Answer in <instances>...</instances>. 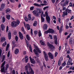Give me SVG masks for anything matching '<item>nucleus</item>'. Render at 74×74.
Instances as JSON below:
<instances>
[{
  "instance_id": "f257e3e1",
  "label": "nucleus",
  "mask_w": 74,
  "mask_h": 74,
  "mask_svg": "<svg viewBox=\"0 0 74 74\" xmlns=\"http://www.w3.org/2000/svg\"><path fill=\"white\" fill-rule=\"evenodd\" d=\"M12 20H14V21L12 22L11 23V26L12 27L15 28L18 25H19L20 22L19 20H17L16 21H15L14 18L13 17H12Z\"/></svg>"
},
{
  "instance_id": "f03ea898",
  "label": "nucleus",
  "mask_w": 74,
  "mask_h": 74,
  "mask_svg": "<svg viewBox=\"0 0 74 74\" xmlns=\"http://www.w3.org/2000/svg\"><path fill=\"white\" fill-rule=\"evenodd\" d=\"M34 47L35 48H36V49H34L33 51L36 55V56L38 58L39 56V55L38 53V52H39V53H41V51L40 50L39 48H38V47L37 46H36V45H35V44H34Z\"/></svg>"
},
{
  "instance_id": "7ed1b4c3",
  "label": "nucleus",
  "mask_w": 74,
  "mask_h": 74,
  "mask_svg": "<svg viewBox=\"0 0 74 74\" xmlns=\"http://www.w3.org/2000/svg\"><path fill=\"white\" fill-rule=\"evenodd\" d=\"M42 12L40 8H37V10H34L32 12V13L35 15L36 17H39V13H41Z\"/></svg>"
},
{
  "instance_id": "20e7f679",
  "label": "nucleus",
  "mask_w": 74,
  "mask_h": 74,
  "mask_svg": "<svg viewBox=\"0 0 74 74\" xmlns=\"http://www.w3.org/2000/svg\"><path fill=\"white\" fill-rule=\"evenodd\" d=\"M5 61H4L2 63L1 67V71L2 73L5 72V67H4V66L5 65Z\"/></svg>"
},
{
  "instance_id": "39448f33",
  "label": "nucleus",
  "mask_w": 74,
  "mask_h": 74,
  "mask_svg": "<svg viewBox=\"0 0 74 74\" xmlns=\"http://www.w3.org/2000/svg\"><path fill=\"white\" fill-rule=\"evenodd\" d=\"M45 14H46V18L47 20V21L49 24H50V18L49 17V16L47 12H45Z\"/></svg>"
},
{
  "instance_id": "423d86ee",
  "label": "nucleus",
  "mask_w": 74,
  "mask_h": 74,
  "mask_svg": "<svg viewBox=\"0 0 74 74\" xmlns=\"http://www.w3.org/2000/svg\"><path fill=\"white\" fill-rule=\"evenodd\" d=\"M47 45L48 46L50 49H55V46H53L52 44L50 43L49 42H47Z\"/></svg>"
},
{
  "instance_id": "0eeeda50",
  "label": "nucleus",
  "mask_w": 74,
  "mask_h": 74,
  "mask_svg": "<svg viewBox=\"0 0 74 74\" xmlns=\"http://www.w3.org/2000/svg\"><path fill=\"white\" fill-rule=\"evenodd\" d=\"M33 4L35 5V6L40 7H42V6H43V5H45V4H43V3H40V4H38V3H34Z\"/></svg>"
},
{
  "instance_id": "6e6552de",
  "label": "nucleus",
  "mask_w": 74,
  "mask_h": 74,
  "mask_svg": "<svg viewBox=\"0 0 74 74\" xmlns=\"http://www.w3.org/2000/svg\"><path fill=\"white\" fill-rule=\"evenodd\" d=\"M44 55V57L46 61H48V56L47 53L45 52V51H43Z\"/></svg>"
},
{
  "instance_id": "1a4fd4ad",
  "label": "nucleus",
  "mask_w": 74,
  "mask_h": 74,
  "mask_svg": "<svg viewBox=\"0 0 74 74\" xmlns=\"http://www.w3.org/2000/svg\"><path fill=\"white\" fill-rule=\"evenodd\" d=\"M54 39L55 44L56 45H58V39L57 38V36L56 35H54Z\"/></svg>"
},
{
  "instance_id": "9d476101",
  "label": "nucleus",
  "mask_w": 74,
  "mask_h": 74,
  "mask_svg": "<svg viewBox=\"0 0 74 74\" xmlns=\"http://www.w3.org/2000/svg\"><path fill=\"white\" fill-rule=\"evenodd\" d=\"M5 7V3H2L1 5V6L0 8V10L3 11V9Z\"/></svg>"
},
{
  "instance_id": "9b49d317",
  "label": "nucleus",
  "mask_w": 74,
  "mask_h": 74,
  "mask_svg": "<svg viewBox=\"0 0 74 74\" xmlns=\"http://www.w3.org/2000/svg\"><path fill=\"white\" fill-rule=\"evenodd\" d=\"M19 37L22 40L24 38L23 36V34L20 31H19Z\"/></svg>"
},
{
  "instance_id": "f8f14e48",
  "label": "nucleus",
  "mask_w": 74,
  "mask_h": 74,
  "mask_svg": "<svg viewBox=\"0 0 74 74\" xmlns=\"http://www.w3.org/2000/svg\"><path fill=\"white\" fill-rule=\"evenodd\" d=\"M29 58L32 63L33 64H35L36 63V62L34 61V59H32L31 56H29Z\"/></svg>"
},
{
  "instance_id": "ddd939ff",
  "label": "nucleus",
  "mask_w": 74,
  "mask_h": 74,
  "mask_svg": "<svg viewBox=\"0 0 74 74\" xmlns=\"http://www.w3.org/2000/svg\"><path fill=\"white\" fill-rule=\"evenodd\" d=\"M69 3V1H67V0H66L65 2L63 4L62 3L61 4V5L62 7H64V6H66V5H67Z\"/></svg>"
},
{
  "instance_id": "4468645a",
  "label": "nucleus",
  "mask_w": 74,
  "mask_h": 74,
  "mask_svg": "<svg viewBox=\"0 0 74 74\" xmlns=\"http://www.w3.org/2000/svg\"><path fill=\"white\" fill-rule=\"evenodd\" d=\"M48 55H49V57L50 58H51V59H54L53 56L51 52L48 53Z\"/></svg>"
},
{
  "instance_id": "2eb2a0df",
  "label": "nucleus",
  "mask_w": 74,
  "mask_h": 74,
  "mask_svg": "<svg viewBox=\"0 0 74 74\" xmlns=\"http://www.w3.org/2000/svg\"><path fill=\"white\" fill-rule=\"evenodd\" d=\"M28 65L27 64V65H26V66H25V70L26 73L27 74H28L29 73V71L28 70Z\"/></svg>"
},
{
  "instance_id": "dca6fc26",
  "label": "nucleus",
  "mask_w": 74,
  "mask_h": 74,
  "mask_svg": "<svg viewBox=\"0 0 74 74\" xmlns=\"http://www.w3.org/2000/svg\"><path fill=\"white\" fill-rule=\"evenodd\" d=\"M49 33H51V34H54V31L53 29L51 28L49 29Z\"/></svg>"
},
{
  "instance_id": "f3484780",
  "label": "nucleus",
  "mask_w": 74,
  "mask_h": 74,
  "mask_svg": "<svg viewBox=\"0 0 74 74\" xmlns=\"http://www.w3.org/2000/svg\"><path fill=\"white\" fill-rule=\"evenodd\" d=\"M68 13L67 12H65V11H64L63 12V14L62 15V17H64V16H67L68 15Z\"/></svg>"
},
{
  "instance_id": "a211bd4d",
  "label": "nucleus",
  "mask_w": 74,
  "mask_h": 74,
  "mask_svg": "<svg viewBox=\"0 0 74 74\" xmlns=\"http://www.w3.org/2000/svg\"><path fill=\"white\" fill-rule=\"evenodd\" d=\"M1 28L2 31H4L5 29V25L3 24H2L1 25Z\"/></svg>"
},
{
  "instance_id": "6ab92c4d",
  "label": "nucleus",
  "mask_w": 74,
  "mask_h": 74,
  "mask_svg": "<svg viewBox=\"0 0 74 74\" xmlns=\"http://www.w3.org/2000/svg\"><path fill=\"white\" fill-rule=\"evenodd\" d=\"M9 32L8 33V39L10 40L11 39V32H10V31H8Z\"/></svg>"
},
{
  "instance_id": "aec40b11",
  "label": "nucleus",
  "mask_w": 74,
  "mask_h": 74,
  "mask_svg": "<svg viewBox=\"0 0 74 74\" xmlns=\"http://www.w3.org/2000/svg\"><path fill=\"white\" fill-rule=\"evenodd\" d=\"M43 28L44 30L47 29L48 28L47 25L46 24H45L43 26Z\"/></svg>"
},
{
  "instance_id": "412c9836",
  "label": "nucleus",
  "mask_w": 74,
  "mask_h": 74,
  "mask_svg": "<svg viewBox=\"0 0 74 74\" xmlns=\"http://www.w3.org/2000/svg\"><path fill=\"white\" fill-rule=\"evenodd\" d=\"M5 40H6V38L5 37L3 36L1 38V42H2Z\"/></svg>"
},
{
  "instance_id": "4be33fe9",
  "label": "nucleus",
  "mask_w": 74,
  "mask_h": 74,
  "mask_svg": "<svg viewBox=\"0 0 74 74\" xmlns=\"http://www.w3.org/2000/svg\"><path fill=\"white\" fill-rule=\"evenodd\" d=\"M72 62V59H71H71L69 60H69L68 61L67 63V65H70V64H71V62Z\"/></svg>"
},
{
  "instance_id": "5701e85b",
  "label": "nucleus",
  "mask_w": 74,
  "mask_h": 74,
  "mask_svg": "<svg viewBox=\"0 0 74 74\" xmlns=\"http://www.w3.org/2000/svg\"><path fill=\"white\" fill-rule=\"evenodd\" d=\"M30 70H31L30 71V73L31 74H34V71H33L32 67L30 66Z\"/></svg>"
},
{
  "instance_id": "b1692460",
  "label": "nucleus",
  "mask_w": 74,
  "mask_h": 74,
  "mask_svg": "<svg viewBox=\"0 0 74 74\" xmlns=\"http://www.w3.org/2000/svg\"><path fill=\"white\" fill-rule=\"evenodd\" d=\"M9 12H11V10L10 8H7L5 10V13L6 14H8Z\"/></svg>"
},
{
  "instance_id": "393cba45",
  "label": "nucleus",
  "mask_w": 74,
  "mask_h": 74,
  "mask_svg": "<svg viewBox=\"0 0 74 74\" xmlns=\"http://www.w3.org/2000/svg\"><path fill=\"white\" fill-rule=\"evenodd\" d=\"M19 52V50L18 49H16V50L14 51V53L15 54H17Z\"/></svg>"
},
{
  "instance_id": "a878e982",
  "label": "nucleus",
  "mask_w": 74,
  "mask_h": 74,
  "mask_svg": "<svg viewBox=\"0 0 74 74\" xmlns=\"http://www.w3.org/2000/svg\"><path fill=\"white\" fill-rule=\"evenodd\" d=\"M66 11L68 12V14H69L70 12L71 13V10H69V9H68V8H66Z\"/></svg>"
},
{
  "instance_id": "bb28decb",
  "label": "nucleus",
  "mask_w": 74,
  "mask_h": 74,
  "mask_svg": "<svg viewBox=\"0 0 74 74\" xmlns=\"http://www.w3.org/2000/svg\"><path fill=\"white\" fill-rule=\"evenodd\" d=\"M27 29L28 30H30V25L28 24H27Z\"/></svg>"
},
{
  "instance_id": "cd10ccee",
  "label": "nucleus",
  "mask_w": 74,
  "mask_h": 74,
  "mask_svg": "<svg viewBox=\"0 0 74 74\" xmlns=\"http://www.w3.org/2000/svg\"><path fill=\"white\" fill-rule=\"evenodd\" d=\"M69 42L71 44H73V38H71L70 39Z\"/></svg>"
},
{
  "instance_id": "c85d7f7f",
  "label": "nucleus",
  "mask_w": 74,
  "mask_h": 74,
  "mask_svg": "<svg viewBox=\"0 0 74 74\" xmlns=\"http://www.w3.org/2000/svg\"><path fill=\"white\" fill-rule=\"evenodd\" d=\"M28 19L29 20H30V21L32 19V17H31V15L30 14H28Z\"/></svg>"
},
{
  "instance_id": "c756f323",
  "label": "nucleus",
  "mask_w": 74,
  "mask_h": 74,
  "mask_svg": "<svg viewBox=\"0 0 74 74\" xmlns=\"http://www.w3.org/2000/svg\"><path fill=\"white\" fill-rule=\"evenodd\" d=\"M9 64H7L6 66V67H5V70H7L8 69V68H9Z\"/></svg>"
},
{
  "instance_id": "7c9ffc66",
  "label": "nucleus",
  "mask_w": 74,
  "mask_h": 74,
  "mask_svg": "<svg viewBox=\"0 0 74 74\" xmlns=\"http://www.w3.org/2000/svg\"><path fill=\"white\" fill-rule=\"evenodd\" d=\"M37 21H34V24H33V25L34 26H35V27L36 26V25H37Z\"/></svg>"
},
{
  "instance_id": "2f4dec72",
  "label": "nucleus",
  "mask_w": 74,
  "mask_h": 74,
  "mask_svg": "<svg viewBox=\"0 0 74 74\" xmlns=\"http://www.w3.org/2000/svg\"><path fill=\"white\" fill-rule=\"evenodd\" d=\"M5 42L2 44V47H5V45H6L7 44L6 41H5Z\"/></svg>"
},
{
  "instance_id": "473e14b6",
  "label": "nucleus",
  "mask_w": 74,
  "mask_h": 74,
  "mask_svg": "<svg viewBox=\"0 0 74 74\" xmlns=\"http://www.w3.org/2000/svg\"><path fill=\"white\" fill-rule=\"evenodd\" d=\"M10 16H10V14H8V15H7L6 16V17L8 20H9L10 19Z\"/></svg>"
},
{
  "instance_id": "72a5a7b5",
  "label": "nucleus",
  "mask_w": 74,
  "mask_h": 74,
  "mask_svg": "<svg viewBox=\"0 0 74 74\" xmlns=\"http://www.w3.org/2000/svg\"><path fill=\"white\" fill-rule=\"evenodd\" d=\"M26 37L27 39L28 40H30V38L28 34L26 36Z\"/></svg>"
},
{
  "instance_id": "f704fd0d",
  "label": "nucleus",
  "mask_w": 74,
  "mask_h": 74,
  "mask_svg": "<svg viewBox=\"0 0 74 74\" xmlns=\"http://www.w3.org/2000/svg\"><path fill=\"white\" fill-rule=\"evenodd\" d=\"M5 58V55H3L2 57V60H1L2 62H4Z\"/></svg>"
},
{
  "instance_id": "c9c22d12",
  "label": "nucleus",
  "mask_w": 74,
  "mask_h": 74,
  "mask_svg": "<svg viewBox=\"0 0 74 74\" xmlns=\"http://www.w3.org/2000/svg\"><path fill=\"white\" fill-rule=\"evenodd\" d=\"M21 30L22 32H23L24 34H25L26 33L25 32V30H24V29L23 27H22V28H21Z\"/></svg>"
},
{
  "instance_id": "e433bc0d",
  "label": "nucleus",
  "mask_w": 74,
  "mask_h": 74,
  "mask_svg": "<svg viewBox=\"0 0 74 74\" xmlns=\"http://www.w3.org/2000/svg\"><path fill=\"white\" fill-rule=\"evenodd\" d=\"M61 62L60 61V59H59L58 60V65L59 66H60L61 64Z\"/></svg>"
},
{
  "instance_id": "4c0bfd02",
  "label": "nucleus",
  "mask_w": 74,
  "mask_h": 74,
  "mask_svg": "<svg viewBox=\"0 0 74 74\" xmlns=\"http://www.w3.org/2000/svg\"><path fill=\"white\" fill-rule=\"evenodd\" d=\"M34 8V6H32L30 8V10L33 11Z\"/></svg>"
},
{
  "instance_id": "58836bf2",
  "label": "nucleus",
  "mask_w": 74,
  "mask_h": 74,
  "mask_svg": "<svg viewBox=\"0 0 74 74\" xmlns=\"http://www.w3.org/2000/svg\"><path fill=\"white\" fill-rule=\"evenodd\" d=\"M2 22L3 23H4L5 21V17H2Z\"/></svg>"
},
{
  "instance_id": "ea45409f",
  "label": "nucleus",
  "mask_w": 74,
  "mask_h": 74,
  "mask_svg": "<svg viewBox=\"0 0 74 74\" xmlns=\"http://www.w3.org/2000/svg\"><path fill=\"white\" fill-rule=\"evenodd\" d=\"M41 45H43V46H45V42L44 41H42V42L41 43Z\"/></svg>"
},
{
  "instance_id": "a19ab883",
  "label": "nucleus",
  "mask_w": 74,
  "mask_h": 74,
  "mask_svg": "<svg viewBox=\"0 0 74 74\" xmlns=\"http://www.w3.org/2000/svg\"><path fill=\"white\" fill-rule=\"evenodd\" d=\"M27 64L28 68V67L29 68V70H30V67H31L30 64V63H28Z\"/></svg>"
},
{
  "instance_id": "79ce46f5",
  "label": "nucleus",
  "mask_w": 74,
  "mask_h": 74,
  "mask_svg": "<svg viewBox=\"0 0 74 74\" xmlns=\"http://www.w3.org/2000/svg\"><path fill=\"white\" fill-rule=\"evenodd\" d=\"M66 61H64V62L62 64V66L63 67H64V66H65L66 64Z\"/></svg>"
},
{
  "instance_id": "37998d69",
  "label": "nucleus",
  "mask_w": 74,
  "mask_h": 74,
  "mask_svg": "<svg viewBox=\"0 0 74 74\" xmlns=\"http://www.w3.org/2000/svg\"><path fill=\"white\" fill-rule=\"evenodd\" d=\"M25 20L26 22L28 21L29 20L27 17H25Z\"/></svg>"
},
{
  "instance_id": "c03bdc74",
  "label": "nucleus",
  "mask_w": 74,
  "mask_h": 74,
  "mask_svg": "<svg viewBox=\"0 0 74 74\" xmlns=\"http://www.w3.org/2000/svg\"><path fill=\"white\" fill-rule=\"evenodd\" d=\"M45 19L42 17V20H41V22L42 23L43 22H45Z\"/></svg>"
},
{
  "instance_id": "a18cd8bd",
  "label": "nucleus",
  "mask_w": 74,
  "mask_h": 74,
  "mask_svg": "<svg viewBox=\"0 0 74 74\" xmlns=\"http://www.w3.org/2000/svg\"><path fill=\"white\" fill-rule=\"evenodd\" d=\"M38 35H39V37L41 36L42 35V34H41V32L40 31L38 32Z\"/></svg>"
},
{
  "instance_id": "49530a36",
  "label": "nucleus",
  "mask_w": 74,
  "mask_h": 74,
  "mask_svg": "<svg viewBox=\"0 0 74 74\" xmlns=\"http://www.w3.org/2000/svg\"><path fill=\"white\" fill-rule=\"evenodd\" d=\"M70 69L71 70H74V67L73 66L71 67H70ZM73 72H74V71H73Z\"/></svg>"
},
{
  "instance_id": "de8ad7c7",
  "label": "nucleus",
  "mask_w": 74,
  "mask_h": 74,
  "mask_svg": "<svg viewBox=\"0 0 74 74\" xmlns=\"http://www.w3.org/2000/svg\"><path fill=\"white\" fill-rule=\"evenodd\" d=\"M48 33H49V29L47 31H45L44 32V34H47Z\"/></svg>"
},
{
  "instance_id": "09e8293b",
  "label": "nucleus",
  "mask_w": 74,
  "mask_h": 74,
  "mask_svg": "<svg viewBox=\"0 0 74 74\" xmlns=\"http://www.w3.org/2000/svg\"><path fill=\"white\" fill-rule=\"evenodd\" d=\"M2 53V50L1 49H0V59L1 58Z\"/></svg>"
},
{
  "instance_id": "8fccbe9b",
  "label": "nucleus",
  "mask_w": 74,
  "mask_h": 74,
  "mask_svg": "<svg viewBox=\"0 0 74 74\" xmlns=\"http://www.w3.org/2000/svg\"><path fill=\"white\" fill-rule=\"evenodd\" d=\"M29 58H27L26 59H25V62L26 63H27L28 62Z\"/></svg>"
},
{
  "instance_id": "3c124183",
  "label": "nucleus",
  "mask_w": 74,
  "mask_h": 74,
  "mask_svg": "<svg viewBox=\"0 0 74 74\" xmlns=\"http://www.w3.org/2000/svg\"><path fill=\"white\" fill-rule=\"evenodd\" d=\"M38 32L37 31H34V33L35 35H37L38 34Z\"/></svg>"
},
{
  "instance_id": "603ef678",
  "label": "nucleus",
  "mask_w": 74,
  "mask_h": 74,
  "mask_svg": "<svg viewBox=\"0 0 74 74\" xmlns=\"http://www.w3.org/2000/svg\"><path fill=\"white\" fill-rule=\"evenodd\" d=\"M15 39L16 41H18V37L17 36H16Z\"/></svg>"
},
{
  "instance_id": "864d4df0",
  "label": "nucleus",
  "mask_w": 74,
  "mask_h": 74,
  "mask_svg": "<svg viewBox=\"0 0 74 74\" xmlns=\"http://www.w3.org/2000/svg\"><path fill=\"white\" fill-rule=\"evenodd\" d=\"M66 53L67 54H70L71 53V52L70 51L68 50V51H66Z\"/></svg>"
},
{
  "instance_id": "5fc2aeb1",
  "label": "nucleus",
  "mask_w": 74,
  "mask_h": 74,
  "mask_svg": "<svg viewBox=\"0 0 74 74\" xmlns=\"http://www.w3.org/2000/svg\"><path fill=\"white\" fill-rule=\"evenodd\" d=\"M31 34L32 35H33V29L32 28H31Z\"/></svg>"
},
{
  "instance_id": "6e6d98bb",
  "label": "nucleus",
  "mask_w": 74,
  "mask_h": 74,
  "mask_svg": "<svg viewBox=\"0 0 74 74\" xmlns=\"http://www.w3.org/2000/svg\"><path fill=\"white\" fill-rule=\"evenodd\" d=\"M48 7H49L48 6H46V7H44L43 8V10H45L46 9H47V8H48Z\"/></svg>"
},
{
  "instance_id": "4d7b16f0",
  "label": "nucleus",
  "mask_w": 74,
  "mask_h": 74,
  "mask_svg": "<svg viewBox=\"0 0 74 74\" xmlns=\"http://www.w3.org/2000/svg\"><path fill=\"white\" fill-rule=\"evenodd\" d=\"M69 6L70 7H73L72 3H71V2L70 3Z\"/></svg>"
},
{
  "instance_id": "13d9d810",
  "label": "nucleus",
  "mask_w": 74,
  "mask_h": 74,
  "mask_svg": "<svg viewBox=\"0 0 74 74\" xmlns=\"http://www.w3.org/2000/svg\"><path fill=\"white\" fill-rule=\"evenodd\" d=\"M66 58H69V60H70V59H71V58L70 57V56L69 54L67 55L66 56Z\"/></svg>"
},
{
  "instance_id": "bf43d9fd",
  "label": "nucleus",
  "mask_w": 74,
  "mask_h": 74,
  "mask_svg": "<svg viewBox=\"0 0 74 74\" xmlns=\"http://www.w3.org/2000/svg\"><path fill=\"white\" fill-rule=\"evenodd\" d=\"M9 27H8V26H7V27H6V32L7 33L8 32V31H9Z\"/></svg>"
},
{
  "instance_id": "052dcab7",
  "label": "nucleus",
  "mask_w": 74,
  "mask_h": 74,
  "mask_svg": "<svg viewBox=\"0 0 74 74\" xmlns=\"http://www.w3.org/2000/svg\"><path fill=\"white\" fill-rule=\"evenodd\" d=\"M15 71V70H12V74H16Z\"/></svg>"
},
{
  "instance_id": "680f3d73",
  "label": "nucleus",
  "mask_w": 74,
  "mask_h": 74,
  "mask_svg": "<svg viewBox=\"0 0 74 74\" xmlns=\"http://www.w3.org/2000/svg\"><path fill=\"white\" fill-rule=\"evenodd\" d=\"M58 53L57 52H56L55 54V57H56L58 55Z\"/></svg>"
},
{
  "instance_id": "e2e57ef3",
  "label": "nucleus",
  "mask_w": 74,
  "mask_h": 74,
  "mask_svg": "<svg viewBox=\"0 0 74 74\" xmlns=\"http://www.w3.org/2000/svg\"><path fill=\"white\" fill-rule=\"evenodd\" d=\"M49 36L50 37V38L51 39H53V36L52 35H49Z\"/></svg>"
},
{
  "instance_id": "0e129e2a",
  "label": "nucleus",
  "mask_w": 74,
  "mask_h": 74,
  "mask_svg": "<svg viewBox=\"0 0 74 74\" xmlns=\"http://www.w3.org/2000/svg\"><path fill=\"white\" fill-rule=\"evenodd\" d=\"M62 30L61 28V27H60V29H59V33L60 34H61L62 32Z\"/></svg>"
},
{
  "instance_id": "69168bd1",
  "label": "nucleus",
  "mask_w": 74,
  "mask_h": 74,
  "mask_svg": "<svg viewBox=\"0 0 74 74\" xmlns=\"http://www.w3.org/2000/svg\"><path fill=\"white\" fill-rule=\"evenodd\" d=\"M10 55V51H9L8 53L7 56L8 58H9Z\"/></svg>"
},
{
  "instance_id": "338daca9",
  "label": "nucleus",
  "mask_w": 74,
  "mask_h": 74,
  "mask_svg": "<svg viewBox=\"0 0 74 74\" xmlns=\"http://www.w3.org/2000/svg\"><path fill=\"white\" fill-rule=\"evenodd\" d=\"M43 13H41V21L42 19V18L43 17Z\"/></svg>"
},
{
  "instance_id": "774afa93",
  "label": "nucleus",
  "mask_w": 74,
  "mask_h": 74,
  "mask_svg": "<svg viewBox=\"0 0 74 74\" xmlns=\"http://www.w3.org/2000/svg\"><path fill=\"white\" fill-rule=\"evenodd\" d=\"M43 66H40L41 71H42V70H43Z\"/></svg>"
}]
</instances>
